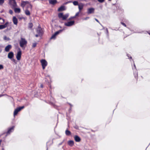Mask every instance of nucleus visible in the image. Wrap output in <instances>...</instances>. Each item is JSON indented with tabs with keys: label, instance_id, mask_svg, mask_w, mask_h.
<instances>
[{
	"label": "nucleus",
	"instance_id": "obj_1",
	"mask_svg": "<svg viewBox=\"0 0 150 150\" xmlns=\"http://www.w3.org/2000/svg\"><path fill=\"white\" fill-rule=\"evenodd\" d=\"M27 42L26 40L24 38H21V40L19 41V44L20 47L23 48L25 49L24 46H26L27 44Z\"/></svg>",
	"mask_w": 150,
	"mask_h": 150
},
{
	"label": "nucleus",
	"instance_id": "obj_2",
	"mask_svg": "<svg viewBox=\"0 0 150 150\" xmlns=\"http://www.w3.org/2000/svg\"><path fill=\"white\" fill-rule=\"evenodd\" d=\"M69 16V14H66L64 15L62 13H59L58 14V16L60 18H62L63 20H64L68 17Z\"/></svg>",
	"mask_w": 150,
	"mask_h": 150
},
{
	"label": "nucleus",
	"instance_id": "obj_3",
	"mask_svg": "<svg viewBox=\"0 0 150 150\" xmlns=\"http://www.w3.org/2000/svg\"><path fill=\"white\" fill-rule=\"evenodd\" d=\"M40 62L42 66L43 69H45V67L47 65V62L45 59H42L41 60Z\"/></svg>",
	"mask_w": 150,
	"mask_h": 150
},
{
	"label": "nucleus",
	"instance_id": "obj_4",
	"mask_svg": "<svg viewBox=\"0 0 150 150\" xmlns=\"http://www.w3.org/2000/svg\"><path fill=\"white\" fill-rule=\"evenodd\" d=\"M24 108V106H23L21 107H19L16 109L14 112L13 115L15 116L17 114L18 112L20 111L21 109Z\"/></svg>",
	"mask_w": 150,
	"mask_h": 150
},
{
	"label": "nucleus",
	"instance_id": "obj_5",
	"mask_svg": "<svg viewBox=\"0 0 150 150\" xmlns=\"http://www.w3.org/2000/svg\"><path fill=\"white\" fill-rule=\"evenodd\" d=\"M18 51L16 55V58L18 60H19L21 59V51L20 48L18 49Z\"/></svg>",
	"mask_w": 150,
	"mask_h": 150
},
{
	"label": "nucleus",
	"instance_id": "obj_6",
	"mask_svg": "<svg viewBox=\"0 0 150 150\" xmlns=\"http://www.w3.org/2000/svg\"><path fill=\"white\" fill-rule=\"evenodd\" d=\"M62 31V30H60L56 32L54 34L52 35L51 37V39H54L55 38L56 36L58 35L59 33L61 32Z\"/></svg>",
	"mask_w": 150,
	"mask_h": 150
},
{
	"label": "nucleus",
	"instance_id": "obj_7",
	"mask_svg": "<svg viewBox=\"0 0 150 150\" xmlns=\"http://www.w3.org/2000/svg\"><path fill=\"white\" fill-rule=\"evenodd\" d=\"M74 21H72L67 22V23H64V25L66 26H70L73 25L74 24Z\"/></svg>",
	"mask_w": 150,
	"mask_h": 150
},
{
	"label": "nucleus",
	"instance_id": "obj_8",
	"mask_svg": "<svg viewBox=\"0 0 150 150\" xmlns=\"http://www.w3.org/2000/svg\"><path fill=\"white\" fill-rule=\"evenodd\" d=\"M37 33L39 35H42V30L41 28L40 27H38L37 29Z\"/></svg>",
	"mask_w": 150,
	"mask_h": 150
},
{
	"label": "nucleus",
	"instance_id": "obj_9",
	"mask_svg": "<svg viewBox=\"0 0 150 150\" xmlns=\"http://www.w3.org/2000/svg\"><path fill=\"white\" fill-rule=\"evenodd\" d=\"M95 9L93 8H89L88 9L87 13L90 14L94 13Z\"/></svg>",
	"mask_w": 150,
	"mask_h": 150
},
{
	"label": "nucleus",
	"instance_id": "obj_10",
	"mask_svg": "<svg viewBox=\"0 0 150 150\" xmlns=\"http://www.w3.org/2000/svg\"><path fill=\"white\" fill-rule=\"evenodd\" d=\"M11 48V45H8L5 47V51L6 52H8Z\"/></svg>",
	"mask_w": 150,
	"mask_h": 150
},
{
	"label": "nucleus",
	"instance_id": "obj_11",
	"mask_svg": "<svg viewBox=\"0 0 150 150\" xmlns=\"http://www.w3.org/2000/svg\"><path fill=\"white\" fill-rule=\"evenodd\" d=\"M8 23H6L4 25H0V30L5 28L7 26Z\"/></svg>",
	"mask_w": 150,
	"mask_h": 150
},
{
	"label": "nucleus",
	"instance_id": "obj_12",
	"mask_svg": "<svg viewBox=\"0 0 150 150\" xmlns=\"http://www.w3.org/2000/svg\"><path fill=\"white\" fill-rule=\"evenodd\" d=\"M14 56V54L13 52H10L8 53V57L10 59H11Z\"/></svg>",
	"mask_w": 150,
	"mask_h": 150
},
{
	"label": "nucleus",
	"instance_id": "obj_13",
	"mask_svg": "<svg viewBox=\"0 0 150 150\" xmlns=\"http://www.w3.org/2000/svg\"><path fill=\"white\" fill-rule=\"evenodd\" d=\"M28 3V1H22L21 4V6L23 7V10H24V7Z\"/></svg>",
	"mask_w": 150,
	"mask_h": 150
},
{
	"label": "nucleus",
	"instance_id": "obj_14",
	"mask_svg": "<svg viewBox=\"0 0 150 150\" xmlns=\"http://www.w3.org/2000/svg\"><path fill=\"white\" fill-rule=\"evenodd\" d=\"M65 7L64 6H61L58 8V11H62L65 10Z\"/></svg>",
	"mask_w": 150,
	"mask_h": 150
},
{
	"label": "nucleus",
	"instance_id": "obj_15",
	"mask_svg": "<svg viewBox=\"0 0 150 150\" xmlns=\"http://www.w3.org/2000/svg\"><path fill=\"white\" fill-rule=\"evenodd\" d=\"M13 23L15 25H17L18 21L17 18L15 16L13 18Z\"/></svg>",
	"mask_w": 150,
	"mask_h": 150
},
{
	"label": "nucleus",
	"instance_id": "obj_16",
	"mask_svg": "<svg viewBox=\"0 0 150 150\" xmlns=\"http://www.w3.org/2000/svg\"><path fill=\"white\" fill-rule=\"evenodd\" d=\"M14 129V127H12L10 128L7 132V134H9L11 132H12L13 130Z\"/></svg>",
	"mask_w": 150,
	"mask_h": 150
},
{
	"label": "nucleus",
	"instance_id": "obj_17",
	"mask_svg": "<svg viewBox=\"0 0 150 150\" xmlns=\"http://www.w3.org/2000/svg\"><path fill=\"white\" fill-rule=\"evenodd\" d=\"M49 1L50 4H54L57 2L56 0H49Z\"/></svg>",
	"mask_w": 150,
	"mask_h": 150
},
{
	"label": "nucleus",
	"instance_id": "obj_18",
	"mask_svg": "<svg viewBox=\"0 0 150 150\" xmlns=\"http://www.w3.org/2000/svg\"><path fill=\"white\" fill-rule=\"evenodd\" d=\"M74 139L76 142H79L81 140L80 137L77 136H76L74 137Z\"/></svg>",
	"mask_w": 150,
	"mask_h": 150
},
{
	"label": "nucleus",
	"instance_id": "obj_19",
	"mask_svg": "<svg viewBox=\"0 0 150 150\" xmlns=\"http://www.w3.org/2000/svg\"><path fill=\"white\" fill-rule=\"evenodd\" d=\"M79 11L80 12L81 10L82 9L83 6V5L82 4H80L78 5Z\"/></svg>",
	"mask_w": 150,
	"mask_h": 150
},
{
	"label": "nucleus",
	"instance_id": "obj_20",
	"mask_svg": "<svg viewBox=\"0 0 150 150\" xmlns=\"http://www.w3.org/2000/svg\"><path fill=\"white\" fill-rule=\"evenodd\" d=\"M68 144L70 146H72L74 144V141L70 140L68 142Z\"/></svg>",
	"mask_w": 150,
	"mask_h": 150
},
{
	"label": "nucleus",
	"instance_id": "obj_21",
	"mask_svg": "<svg viewBox=\"0 0 150 150\" xmlns=\"http://www.w3.org/2000/svg\"><path fill=\"white\" fill-rule=\"evenodd\" d=\"M14 11L15 13H20L21 12V10L19 8H16L14 9Z\"/></svg>",
	"mask_w": 150,
	"mask_h": 150
},
{
	"label": "nucleus",
	"instance_id": "obj_22",
	"mask_svg": "<svg viewBox=\"0 0 150 150\" xmlns=\"http://www.w3.org/2000/svg\"><path fill=\"white\" fill-rule=\"evenodd\" d=\"M25 14L27 16H29L30 15V12L28 9L25 10Z\"/></svg>",
	"mask_w": 150,
	"mask_h": 150
},
{
	"label": "nucleus",
	"instance_id": "obj_23",
	"mask_svg": "<svg viewBox=\"0 0 150 150\" xmlns=\"http://www.w3.org/2000/svg\"><path fill=\"white\" fill-rule=\"evenodd\" d=\"M33 25L32 23H29L28 24V27L29 28L32 29L33 27Z\"/></svg>",
	"mask_w": 150,
	"mask_h": 150
},
{
	"label": "nucleus",
	"instance_id": "obj_24",
	"mask_svg": "<svg viewBox=\"0 0 150 150\" xmlns=\"http://www.w3.org/2000/svg\"><path fill=\"white\" fill-rule=\"evenodd\" d=\"M65 134L67 135L68 136L71 134V133L70 131L67 130L65 131Z\"/></svg>",
	"mask_w": 150,
	"mask_h": 150
},
{
	"label": "nucleus",
	"instance_id": "obj_25",
	"mask_svg": "<svg viewBox=\"0 0 150 150\" xmlns=\"http://www.w3.org/2000/svg\"><path fill=\"white\" fill-rule=\"evenodd\" d=\"M9 3L10 4H12V2H13L14 3V5H16V2L15 0H9Z\"/></svg>",
	"mask_w": 150,
	"mask_h": 150
},
{
	"label": "nucleus",
	"instance_id": "obj_26",
	"mask_svg": "<svg viewBox=\"0 0 150 150\" xmlns=\"http://www.w3.org/2000/svg\"><path fill=\"white\" fill-rule=\"evenodd\" d=\"M37 43L36 42H35V43H33V44L32 46V48H34V47H35L37 45Z\"/></svg>",
	"mask_w": 150,
	"mask_h": 150
},
{
	"label": "nucleus",
	"instance_id": "obj_27",
	"mask_svg": "<svg viewBox=\"0 0 150 150\" xmlns=\"http://www.w3.org/2000/svg\"><path fill=\"white\" fill-rule=\"evenodd\" d=\"M73 3L74 5L75 6L78 5V3L77 1H74Z\"/></svg>",
	"mask_w": 150,
	"mask_h": 150
},
{
	"label": "nucleus",
	"instance_id": "obj_28",
	"mask_svg": "<svg viewBox=\"0 0 150 150\" xmlns=\"http://www.w3.org/2000/svg\"><path fill=\"white\" fill-rule=\"evenodd\" d=\"M80 11H79L76 14V15H75L74 16H73V18H75L76 17L78 16L79 13H80Z\"/></svg>",
	"mask_w": 150,
	"mask_h": 150
},
{
	"label": "nucleus",
	"instance_id": "obj_29",
	"mask_svg": "<svg viewBox=\"0 0 150 150\" xmlns=\"http://www.w3.org/2000/svg\"><path fill=\"white\" fill-rule=\"evenodd\" d=\"M4 0H0V5H1L4 3Z\"/></svg>",
	"mask_w": 150,
	"mask_h": 150
},
{
	"label": "nucleus",
	"instance_id": "obj_30",
	"mask_svg": "<svg viewBox=\"0 0 150 150\" xmlns=\"http://www.w3.org/2000/svg\"><path fill=\"white\" fill-rule=\"evenodd\" d=\"M12 4H11V5H12L13 6V7H16V6H17V4H16V5H15H15H14V3L13 2H12Z\"/></svg>",
	"mask_w": 150,
	"mask_h": 150
},
{
	"label": "nucleus",
	"instance_id": "obj_31",
	"mask_svg": "<svg viewBox=\"0 0 150 150\" xmlns=\"http://www.w3.org/2000/svg\"><path fill=\"white\" fill-rule=\"evenodd\" d=\"M4 67L2 65L0 64V70L2 69H3Z\"/></svg>",
	"mask_w": 150,
	"mask_h": 150
},
{
	"label": "nucleus",
	"instance_id": "obj_32",
	"mask_svg": "<svg viewBox=\"0 0 150 150\" xmlns=\"http://www.w3.org/2000/svg\"><path fill=\"white\" fill-rule=\"evenodd\" d=\"M98 2L100 3H103V2L104 0H97Z\"/></svg>",
	"mask_w": 150,
	"mask_h": 150
},
{
	"label": "nucleus",
	"instance_id": "obj_33",
	"mask_svg": "<svg viewBox=\"0 0 150 150\" xmlns=\"http://www.w3.org/2000/svg\"><path fill=\"white\" fill-rule=\"evenodd\" d=\"M30 8L31 9H32V5H31V4H29V5H28V7L27 8Z\"/></svg>",
	"mask_w": 150,
	"mask_h": 150
},
{
	"label": "nucleus",
	"instance_id": "obj_34",
	"mask_svg": "<svg viewBox=\"0 0 150 150\" xmlns=\"http://www.w3.org/2000/svg\"><path fill=\"white\" fill-rule=\"evenodd\" d=\"M4 39L5 40H8L9 39L7 38L6 36H5L4 37Z\"/></svg>",
	"mask_w": 150,
	"mask_h": 150
},
{
	"label": "nucleus",
	"instance_id": "obj_35",
	"mask_svg": "<svg viewBox=\"0 0 150 150\" xmlns=\"http://www.w3.org/2000/svg\"><path fill=\"white\" fill-rule=\"evenodd\" d=\"M121 23L122 25H123V26H125V27H126V25H125V23H123V22H121Z\"/></svg>",
	"mask_w": 150,
	"mask_h": 150
},
{
	"label": "nucleus",
	"instance_id": "obj_36",
	"mask_svg": "<svg viewBox=\"0 0 150 150\" xmlns=\"http://www.w3.org/2000/svg\"><path fill=\"white\" fill-rule=\"evenodd\" d=\"M0 20H2V21H3L1 23H4V19H2V18H1L0 17Z\"/></svg>",
	"mask_w": 150,
	"mask_h": 150
},
{
	"label": "nucleus",
	"instance_id": "obj_37",
	"mask_svg": "<svg viewBox=\"0 0 150 150\" xmlns=\"http://www.w3.org/2000/svg\"><path fill=\"white\" fill-rule=\"evenodd\" d=\"M9 12L11 14H12L13 13V11L11 10H10L9 11Z\"/></svg>",
	"mask_w": 150,
	"mask_h": 150
},
{
	"label": "nucleus",
	"instance_id": "obj_38",
	"mask_svg": "<svg viewBox=\"0 0 150 150\" xmlns=\"http://www.w3.org/2000/svg\"><path fill=\"white\" fill-rule=\"evenodd\" d=\"M41 35H39L38 34H36L35 36L36 37H37L39 36H40Z\"/></svg>",
	"mask_w": 150,
	"mask_h": 150
},
{
	"label": "nucleus",
	"instance_id": "obj_39",
	"mask_svg": "<svg viewBox=\"0 0 150 150\" xmlns=\"http://www.w3.org/2000/svg\"><path fill=\"white\" fill-rule=\"evenodd\" d=\"M88 18H89V17H86L85 18H83V19L84 20H86Z\"/></svg>",
	"mask_w": 150,
	"mask_h": 150
},
{
	"label": "nucleus",
	"instance_id": "obj_40",
	"mask_svg": "<svg viewBox=\"0 0 150 150\" xmlns=\"http://www.w3.org/2000/svg\"><path fill=\"white\" fill-rule=\"evenodd\" d=\"M40 86L41 88H42L43 87V86L42 84H41Z\"/></svg>",
	"mask_w": 150,
	"mask_h": 150
},
{
	"label": "nucleus",
	"instance_id": "obj_41",
	"mask_svg": "<svg viewBox=\"0 0 150 150\" xmlns=\"http://www.w3.org/2000/svg\"><path fill=\"white\" fill-rule=\"evenodd\" d=\"M73 18V17H71V18H69V20H71V19L73 18Z\"/></svg>",
	"mask_w": 150,
	"mask_h": 150
},
{
	"label": "nucleus",
	"instance_id": "obj_42",
	"mask_svg": "<svg viewBox=\"0 0 150 150\" xmlns=\"http://www.w3.org/2000/svg\"><path fill=\"white\" fill-rule=\"evenodd\" d=\"M4 95H3V94H1V95H0V97L4 96Z\"/></svg>",
	"mask_w": 150,
	"mask_h": 150
},
{
	"label": "nucleus",
	"instance_id": "obj_43",
	"mask_svg": "<svg viewBox=\"0 0 150 150\" xmlns=\"http://www.w3.org/2000/svg\"><path fill=\"white\" fill-rule=\"evenodd\" d=\"M95 19L96 20V21L97 22H98V23H99V21L96 18Z\"/></svg>",
	"mask_w": 150,
	"mask_h": 150
},
{
	"label": "nucleus",
	"instance_id": "obj_44",
	"mask_svg": "<svg viewBox=\"0 0 150 150\" xmlns=\"http://www.w3.org/2000/svg\"><path fill=\"white\" fill-rule=\"evenodd\" d=\"M2 49L1 48H0V53L1 52Z\"/></svg>",
	"mask_w": 150,
	"mask_h": 150
},
{
	"label": "nucleus",
	"instance_id": "obj_45",
	"mask_svg": "<svg viewBox=\"0 0 150 150\" xmlns=\"http://www.w3.org/2000/svg\"><path fill=\"white\" fill-rule=\"evenodd\" d=\"M134 67H135V68H136V66H135V64H134Z\"/></svg>",
	"mask_w": 150,
	"mask_h": 150
},
{
	"label": "nucleus",
	"instance_id": "obj_46",
	"mask_svg": "<svg viewBox=\"0 0 150 150\" xmlns=\"http://www.w3.org/2000/svg\"><path fill=\"white\" fill-rule=\"evenodd\" d=\"M13 61H15V59H13Z\"/></svg>",
	"mask_w": 150,
	"mask_h": 150
},
{
	"label": "nucleus",
	"instance_id": "obj_47",
	"mask_svg": "<svg viewBox=\"0 0 150 150\" xmlns=\"http://www.w3.org/2000/svg\"><path fill=\"white\" fill-rule=\"evenodd\" d=\"M149 34L150 35V33H149Z\"/></svg>",
	"mask_w": 150,
	"mask_h": 150
},
{
	"label": "nucleus",
	"instance_id": "obj_48",
	"mask_svg": "<svg viewBox=\"0 0 150 150\" xmlns=\"http://www.w3.org/2000/svg\"><path fill=\"white\" fill-rule=\"evenodd\" d=\"M109 0V1H111V0Z\"/></svg>",
	"mask_w": 150,
	"mask_h": 150
},
{
	"label": "nucleus",
	"instance_id": "obj_49",
	"mask_svg": "<svg viewBox=\"0 0 150 150\" xmlns=\"http://www.w3.org/2000/svg\"><path fill=\"white\" fill-rule=\"evenodd\" d=\"M2 150H4V149H2Z\"/></svg>",
	"mask_w": 150,
	"mask_h": 150
}]
</instances>
